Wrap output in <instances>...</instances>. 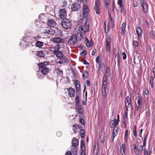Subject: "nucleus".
I'll return each instance as SVG.
<instances>
[{
  "label": "nucleus",
  "mask_w": 155,
  "mask_h": 155,
  "mask_svg": "<svg viewBox=\"0 0 155 155\" xmlns=\"http://www.w3.org/2000/svg\"><path fill=\"white\" fill-rule=\"evenodd\" d=\"M87 51L85 50H83L81 53V54H84V55H83V57L84 58L85 57V55L87 54Z\"/></svg>",
  "instance_id": "8fccbe9b"
},
{
  "label": "nucleus",
  "mask_w": 155,
  "mask_h": 155,
  "mask_svg": "<svg viewBox=\"0 0 155 155\" xmlns=\"http://www.w3.org/2000/svg\"><path fill=\"white\" fill-rule=\"evenodd\" d=\"M148 134H145L144 135L143 137V147L145 146L146 143H147V140L148 137Z\"/></svg>",
  "instance_id": "cd10ccee"
},
{
  "label": "nucleus",
  "mask_w": 155,
  "mask_h": 155,
  "mask_svg": "<svg viewBox=\"0 0 155 155\" xmlns=\"http://www.w3.org/2000/svg\"><path fill=\"white\" fill-rule=\"evenodd\" d=\"M43 33L44 34H47L50 35L53 34L52 29L48 27L43 28Z\"/></svg>",
  "instance_id": "9d476101"
},
{
  "label": "nucleus",
  "mask_w": 155,
  "mask_h": 155,
  "mask_svg": "<svg viewBox=\"0 0 155 155\" xmlns=\"http://www.w3.org/2000/svg\"><path fill=\"white\" fill-rule=\"evenodd\" d=\"M143 149V146L141 145L137 146L136 150H134V151L136 154L138 155L139 154V153L141 152Z\"/></svg>",
  "instance_id": "f3484780"
},
{
  "label": "nucleus",
  "mask_w": 155,
  "mask_h": 155,
  "mask_svg": "<svg viewBox=\"0 0 155 155\" xmlns=\"http://www.w3.org/2000/svg\"><path fill=\"white\" fill-rule=\"evenodd\" d=\"M110 0H105L104 1V4L106 7H107L110 4Z\"/></svg>",
  "instance_id": "de8ad7c7"
},
{
  "label": "nucleus",
  "mask_w": 155,
  "mask_h": 155,
  "mask_svg": "<svg viewBox=\"0 0 155 155\" xmlns=\"http://www.w3.org/2000/svg\"><path fill=\"white\" fill-rule=\"evenodd\" d=\"M75 104L76 105H78L79 104L80 102H79V96L78 95H76L75 97Z\"/></svg>",
  "instance_id": "4c0bfd02"
},
{
  "label": "nucleus",
  "mask_w": 155,
  "mask_h": 155,
  "mask_svg": "<svg viewBox=\"0 0 155 155\" xmlns=\"http://www.w3.org/2000/svg\"><path fill=\"white\" fill-rule=\"evenodd\" d=\"M41 36H39V35H38V36H35L34 38L35 40H39L41 39Z\"/></svg>",
  "instance_id": "0e129e2a"
},
{
  "label": "nucleus",
  "mask_w": 155,
  "mask_h": 155,
  "mask_svg": "<svg viewBox=\"0 0 155 155\" xmlns=\"http://www.w3.org/2000/svg\"><path fill=\"white\" fill-rule=\"evenodd\" d=\"M82 75L83 79L84 78H87L89 75L88 71L86 70L84 71Z\"/></svg>",
  "instance_id": "2f4dec72"
},
{
  "label": "nucleus",
  "mask_w": 155,
  "mask_h": 155,
  "mask_svg": "<svg viewBox=\"0 0 155 155\" xmlns=\"http://www.w3.org/2000/svg\"><path fill=\"white\" fill-rule=\"evenodd\" d=\"M150 36L151 38L154 39L155 38V33L154 31H152L150 33Z\"/></svg>",
  "instance_id": "49530a36"
},
{
  "label": "nucleus",
  "mask_w": 155,
  "mask_h": 155,
  "mask_svg": "<svg viewBox=\"0 0 155 155\" xmlns=\"http://www.w3.org/2000/svg\"><path fill=\"white\" fill-rule=\"evenodd\" d=\"M81 149L82 151L85 150L84 141L82 140H81Z\"/></svg>",
  "instance_id": "c85d7f7f"
},
{
  "label": "nucleus",
  "mask_w": 155,
  "mask_h": 155,
  "mask_svg": "<svg viewBox=\"0 0 155 155\" xmlns=\"http://www.w3.org/2000/svg\"><path fill=\"white\" fill-rule=\"evenodd\" d=\"M61 25L63 28L66 29H69L71 26V22L67 18H64L63 19Z\"/></svg>",
  "instance_id": "20e7f679"
},
{
  "label": "nucleus",
  "mask_w": 155,
  "mask_h": 155,
  "mask_svg": "<svg viewBox=\"0 0 155 155\" xmlns=\"http://www.w3.org/2000/svg\"><path fill=\"white\" fill-rule=\"evenodd\" d=\"M93 152L94 153H97V152L98 148L97 147H96V143H95L94 145V148H93Z\"/></svg>",
  "instance_id": "37998d69"
},
{
  "label": "nucleus",
  "mask_w": 155,
  "mask_h": 155,
  "mask_svg": "<svg viewBox=\"0 0 155 155\" xmlns=\"http://www.w3.org/2000/svg\"><path fill=\"white\" fill-rule=\"evenodd\" d=\"M125 146H126V144L125 143H124L122 144V146L121 147V151H122L124 153H125Z\"/></svg>",
  "instance_id": "e433bc0d"
},
{
  "label": "nucleus",
  "mask_w": 155,
  "mask_h": 155,
  "mask_svg": "<svg viewBox=\"0 0 155 155\" xmlns=\"http://www.w3.org/2000/svg\"><path fill=\"white\" fill-rule=\"evenodd\" d=\"M80 8V5L78 2H75L71 5V8L73 11H77Z\"/></svg>",
  "instance_id": "9b49d317"
},
{
  "label": "nucleus",
  "mask_w": 155,
  "mask_h": 155,
  "mask_svg": "<svg viewBox=\"0 0 155 155\" xmlns=\"http://www.w3.org/2000/svg\"><path fill=\"white\" fill-rule=\"evenodd\" d=\"M134 45L135 47H137L138 43L137 41H134Z\"/></svg>",
  "instance_id": "338daca9"
},
{
  "label": "nucleus",
  "mask_w": 155,
  "mask_h": 155,
  "mask_svg": "<svg viewBox=\"0 0 155 155\" xmlns=\"http://www.w3.org/2000/svg\"><path fill=\"white\" fill-rule=\"evenodd\" d=\"M84 131L83 129L81 130V137L82 138H84L85 136Z\"/></svg>",
  "instance_id": "ea45409f"
},
{
  "label": "nucleus",
  "mask_w": 155,
  "mask_h": 155,
  "mask_svg": "<svg viewBox=\"0 0 155 155\" xmlns=\"http://www.w3.org/2000/svg\"><path fill=\"white\" fill-rule=\"evenodd\" d=\"M100 139L101 140V142H104V141L105 139L104 138V136L102 137V136H100Z\"/></svg>",
  "instance_id": "6e6d98bb"
},
{
  "label": "nucleus",
  "mask_w": 155,
  "mask_h": 155,
  "mask_svg": "<svg viewBox=\"0 0 155 155\" xmlns=\"http://www.w3.org/2000/svg\"><path fill=\"white\" fill-rule=\"evenodd\" d=\"M136 32L139 38H140L142 35V30L140 26L137 27L136 28Z\"/></svg>",
  "instance_id": "412c9836"
},
{
  "label": "nucleus",
  "mask_w": 155,
  "mask_h": 155,
  "mask_svg": "<svg viewBox=\"0 0 155 155\" xmlns=\"http://www.w3.org/2000/svg\"><path fill=\"white\" fill-rule=\"evenodd\" d=\"M81 33L78 32L77 34V38H78L81 39V38L83 37V35L81 34Z\"/></svg>",
  "instance_id": "a18cd8bd"
},
{
  "label": "nucleus",
  "mask_w": 155,
  "mask_h": 155,
  "mask_svg": "<svg viewBox=\"0 0 155 155\" xmlns=\"http://www.w3.org/2000/svg\"><path fill=\"white\" fill-rule=\"evenodd\" d=\"M153 81H154L150 80V84L152 88H153L154 87Z\"/></svg>",
  "instance_id": "bf43d9fd"
},
{
  "label": "nucleus",
  "mask_w": 155,
  "mask_h": 155,
  "mask_svg": "<svg viewBox=\"0 0 155 155\" xmlns=\"http://www.w3.org/2000/svg\"><path fill=\"white\" fill-rule=\"evenodd\" d=\"M79 81L77 80L74 81V83L76 87L75 90L77 91H79L80 90V86L79 84Z\"/></svg>",
  "instance_id": "4be33fe9"
},
{
  "label": "nucleus",
  "mask_w": 155,
  "mask_h": 155,
  "mask_svg": "<svg viewBox=\"0 0 155 155\" xmlns=\"http://www.w3.org/2000/svg\"><path fill=\"white\" fill-rule=\"evenodd\" d=\"M56 70L57 71V73L58 74L62 75L63 74V72L59 68H57Z\"/></svg>",
  "instance_id": "f704fd0d"
},
{
  "label": "nucleus",
  "mask_w": 155,
  "mask_h": 155,
  "mask_svg": "<svg viewBox=\"0 0 155 155\" xmlns=\"http://www.w3.org/2000/svg\"><path fill=\"white\" fill-rule=\"evenodd\" d=\"M97 52V50L96 49H94L92 51L91 54L92 56L94 55Z\"/></svg>",
  "instance_id": "052dcab7"
},
{
  "label": "nucleus",
  "mask_w": 155,
  "mask_h": 155,
  "mask_svg": "<svg viewBox=\"0 0 155 155\" xmlns=\"http://www.w3.org/2000/svg\"><path fill=\"white\" fill-rule=\"evenodd\" d=\"M115 57H117V63L118 65L120 64V54L119 52L117 53V54H115Z\"/></svg>",
  "instance_id": "72a5a7b5"
},
{
  "label": "nucleus",
  "mask_w": 155,
  "mask_h": 155,
  "mask_svg": "<svg viewBox=\"0 0 155 155\" xmlns=\"http://www.w3.org/2000/svg\"><path fill=\"white\" fill-rule=\"evenodd\" d=\"M142 98L140 97H138L137 99V104L138 105H141L142 103L141 101H142Z\"/></svg>",
  "instance_id": "c03bdc74"
},
{
  "label": "nucleus",
  "mask_w": 155,
  "mask_h": 155,
  "mask_svg": "<svg viewBox=\"0 0 155 155\" xmlns=\"http://www.w3.org/2000/svg\"><path fill=\"white\" fill-rule=\"evenodd\" d=\"M113 133L112 135L111 138L112 141H113L115 137L117 135L118 131V130H117V131H115V130L113 129Z\"/></svg>",
  "instance_id": "7c9ffc66"
},
{
  "label": "nucleus",
  "mask_w": 155,
  "mask_h": 155,
  "mask_svg": "<svg viewBox=\"0 0 155 155\" xmlns=\"http://www.w3.org/2000/svg\"><path fill=\"white\" fill-rule=\"evenodd\" d=\"M110 42L108 41H106V50L107 51H109L110 50Z\"/></svg>",
  "instance_id": "473e14b6"
},
{
  "label": "nucleus",
  "mask_w": 155,
  "mask_h": 155,
  "mask_svg": "<svg viewBox=\"0 0 155 155\" xmlns=\"http://www.w3.org/2000/svg\"><path fill=\"white\" fill-rule=\"evenodd\" d=\"M71 151L74 154V155H76L77 153V150L76 148L72 147L71 149Z\"/></svg>",
  "instance_id": "a19ab883"
},
{
  "label": "nucleus",
  "mask_w": 155,
  "mask_h": 155,
  "mask_svg": "<svg viewBox=\"0 0 155 155\" xmlns=\"http://www.w3.org/2000/svg\"><path fill=\"white\" fill-rule=\"evenodd\" d=\"M142 7L143 8V12L145 13H147L148 11L147 9V8H145L144 7V6H142Z\"/></svg>",
  "instance_id": "4d7b16f0"
},
{
  "label": "nucleus",
  "mask_w": 155,
  "mask_h": 155,
  "mask_svg": "<svg viewBox=\"0 0 155 155\" xmlns=\"http://www.w3.org/2000/svg\"><path fill=\"white\" fill-rule=\"evenodd\" d=\"M110 74V70L108 67H107L106 68V71L105 75L103 76V78L106 79H108L109 77Z\"/></svg>",
  "instance_id": "6ab92c4d"
},
{
  "label": "nucleus",
  "mask_w": 155,
  "mask_h": 155,
  "mask_svg": "<svg viewBox=\"0 0 155 155\" xmlns=\"http://www.w3.org/2000/svg\"><path fill=\"white\" fill-rule=\"evenodd\" d=\"M146 0H140V4L141 6L145 5V2Z\"/></svg>",
  "instance_id": "5fc2aeb1"
},
{
  "label": "nucleus",
  "mask_w": 155,
  "mask_h": 155,
  "mask_svg": "<svg viewBox=\"0 0 155 155\" xmlns=\"http://www.w3.org/2000/svg\"><path fill=\"white\" fill-rule=\"evenodd\" d=\"M72 127L73 132L74 133H76L77 132V130L79 128V126L78 124H75L73 125Z\"/></svg>",
  "instance_id": "c756f323"
},
{
  "label": "nucleus",
  "mask_w": 155,
  "mask_h": 155,
  "mask_svg": "<svg viewBox=\"0 0 155 155\" xmlns=\"http://www.w3.org/2000/svg\"><path fill=\"white\" fill-rule=\"evenodd\" d=\"M100 56V55H99V56H97V57L96 58L95 61H96V63L100 67L101 66V61H100V59L99 58V56Z\"/></svg>",
  "instance_id": "c9c22d12"
},
{
  "label": "nucleus",
  "mask_w": 155,
  "mask_h": 155,
  "mask_svg": "<svg viewBox=\"0 0 155 155\" xmlns=\"http://www.w3.org/2000/svg\"><path fill=\"white\" fill-rule=\"evenodd\" d=\"M47 24L48 26L52 27H54L56 25L55 21L53 19H49Z\"/></svg>",
  "instance_id": "dca6fc26"
},
{
  "label": "nucleus",
  "mask_w": 155,
  "mask_h": 155,
  "mask_svg": "<svg viewBox=\"0 0 155 155\" xmlns=\"http://www.w3.org/2000/svg\"><path fill=\"white\" fill-rule=\"evenodd\" d=\"M78 141L75 138H73L72 140V145L76 147L78 145Z\"/></svg>",
  "instance_id": "aec40b11"
},
{
  "label": "nucleus",
  "mask_w": 155,
  "mask_h": 155,
  "mask_svg": "<svg viewBox=\"0 0 155 155\" xmlns=\"http://www.w3.org/2000/svg\"><path fill=\"white\" fill-rule=\"evenodd\" d=\"M51 41L53 42L57 43H64L65 40L60 37H55L52 38Z\"/></svg>",
  "instance_id": "1a4fd4ad"
},
{
  "label": "nucleus",
  "mask_w": 155,
  "mask_h": 155,
  "mask_svg": "<svg viewBox=\"0 0 155 155\" xmlns=\"http://www.w3.org/2000/svg\"><path fill=\"white\" fill-rule=\"evenodd\" d=\"M84 25L80 26L78 28V31L84 34H85L89 30L90 24L87 19L84 21Z\"/></svg>",
  "instance_id": "f257e3e1"
},
{
  "label": "nucleus",
  "mask_w": 155,
  "mask_h": 155,
  "mask_svg": "<svg viewBox=\"0 0 155 155\" xmlns=\"http://www.w3.org/2000/svg\"><path fill=\"white\" fill-rule=\"evenodd\" d=\"M117 3V5H119L120 6H123V5L122 4V0H118Z\"/></svg>",
  "instance_id": "864d4df0"
},
{
  "label": "nucleus",
  "mask_w": 155,
  "mask_h": 155,
  "mask_svg": "<svg viewBox=\"0 0 155 155\" xmlns=\"http://www.w3.org/2000/svg\"><path fill=\"white\" fill-rule=\"evenodd\" d=\"M44 46V43L43 42L37 41L35 43V46L39 48H41Z\"/></svg>",
  "instance_id": "5701e85b"
},
{
  "label": "nucleus",
  "mask_w": 155,
  "mask_h": 155,
  "mask_svg": "<svg viewBox=\"0 0 155 155\" xmlns=\"http://www.w3.org/2000/svg\"><path fill=\"white\" fill-rule=\"evenodd\" d=\"M89 9L87 5H84L83 6V16L86 17L88 14Z\"/></svg>",
  "instance_id": "4468645a"
},
{
  "label": "nucleus",
  "mask_w": 155,
  "mask_h": 155,
  "mask_svg": "<svg viewBox=\"0 0 155 155\" xmlns=\"http://www.w3.org/2000/svg\"><path fill=\"white\" fill-rule=\"evenodd\" d=\"M80 122L81 124L82 125H84V120L82 119H80Z\"/></svg>",
  "instance_id": "69168bd1"
},
{
  "label": "nucleus",
  "mask_w": 155,
  "mask_h": 155,
  "mask_svg": "<svg viewBox=\"0 0 155 155\" xmlns=\"http://www.w3.org/2000/svg\"><path fill=\"white\" fill-rule=\"evenodd\" d=\"M36 55L38 57L42 58L44 57L45 55V53L42 51H37Z\"/></svg>",
  "instance_id": "a878e982"
},
{
  "label": "nucleus",
  "mask_w": 155,
  "mask_h": 155,
  "mask_svg": "<svg viewBox=\"0 0 155 155\" xmlns=\"http://www.w3.org/2000/svg\"><path fill=\"white\" fill-rule=\"evenodd\" d=\"M65 155H72L71 152L69 151L66 152Z\"/></svg>",
  "instance_id": "774afa93"
},
{
  "label": "nucleus",
  "mask_w": 155,
  "mask_h": 155,
  "mask_svg": "<svg viewBox=\"0 0 155 155\" xmlns=\"http://www.w3.org/2000/svg\"><path fill=\"white\" fill-rule=\"evenodd\" d=\"M46 62H40L38 64V66L40 69V71L44 75L46 74L49 71L48 68L46 66Z\"/></svg>",
  "instance_id": "f03ea898"
},
{
  "label": "nucleus",
  "mask_w": 155,
  "mask_h": 155,
  "mask_svg": "<svg viewBox=\"0 0 155 155\" xmlns=\"http://www.w3.org/2000/svg\"><path fill=\"white\" fill-rule=\"evenodd\" d=\"M103 82L102 87H106L107 88L108 84V79H106L105 78H103Z\"/></svg>",
  "instance_id": "b1692460"
},
{
  "label": "nucleus",
  "mask_w": 155,
  "mask_h": 155,
  "mask_svg": "<svg viewBox=\"0 0 155 155\" xmlns=\"http://www.w3.org/2000/svg\"><path fill=\"white\" fill-rule=\"evenodd\" d=\"M59 16L62 19H64L66 16V13L64 9H61L59 12Z\"/></svg>",
  "instance_id": "f8f14e48"
},
{
  "label": "nucleus",
  "mask_w": 155,
  "mask_h": 155,
  "mask_svg": "<svg viewBox=\"0 0 155 155\" xmlns=\"http://www.w3.org/2000/svg\"><path fill=\"white\" fill-rule=\"evenodd\" d=\"M110 22L111 24V27L112 28H114L115 27V23L114 21L113 20L112 18L110 17Z\"/></svg>",
  "instance_id": "79ce46f5"
},
{
  "label": "nucleus",
  "mask_w": 155,
  "mask_h": 155,
  "mask_svg": "<svg viewBox=\"0 0 155 155\" xmlns=\"http://www.w3.org/2000/svg\"><path fill=\"white\" fill-rule=\"evenodd\" d=\"M121 55L123 56V58L124 60L126 59L127 58L126 54L125 52H122L121 53Z\"/></svg>",
  "instance_id": "603ef678"
},
{
  "label": "nucleus",
  "mask_w": 155,
  "mask_h": 155,
  "mask_svg": "<svg viewBox=\"0 0 155 155\" xmlns=\"http://www.w3.org/2000/svg\"><path fill=\"white\" fill-rule=\"evenodd\" d=\"M133 4L134 7H137L138 6L137 1L135 0H133Z\"/></svg>",
  "instance_id": "3c124183"
},
{
  "label": "nucleus",
  "mask_w": 155,
  "mask_h": 155,
  "mask_svg": "<svg viewBox=\"0 0 155 155\" xmlns=\"http://www.w3.org/2000/svg\"><path fill=\"white\" fill-rule=\"evenodd\" d=\"M68 92L70 97H74L75 91L74 89L72 87H70L68 89Z\"/></svg>",
  "instance_id": "ddd939ff"
},
{
  "label": "nucleus",
  "mask_w": 155,
  "mask_h": 155,
  "mask_svg": "<svg viewBox=\"0 0 155 155\" xmlns=\"http://www.w3.org/2000/svg\"><path fill=\"white\" fill-rule=\"evenodd\" d=\"M128 138V130H127L125 132V136L124 137L125 141L126 143L127 142Z\"/></svg>",
  "instance_id": "58836bf2"
},
{
  "label": "nucleus",
  "mask_w": 155,
  "mask_h": 155,
  "mask_svg": "<svg viewBox=\"0 0 155 155\" xmlns=\"http://www.w3.org/2000/svg\"><path fill=\"white\" fill-rule=\"evenodd\" d=\"M100 2L99 0H96L95 5L93 8L94 12H95L97 14L99 15L100 13V10L99 7L100 5Z\"/></svg>",
  "instance_id": "423d86ee"
},
{
  "label": "nucleus",
  "mask_w": 155,
  "mask_h": 155,
  "mask_svg": "<svg viewBox=\"0 0 155 155\" xmlns=\"http://www.w3.org/2000/svg\"><path fill=\"white\" fill-rule=\"evenodd\" d=\"M143 155H149L148 154V150L146 148H144L143 150Z\"/></svg>",
  "instance_id": "09e8293b"
},
{
  "label": "nucleus",
  "mask_w": 155,
  "mask_h": 155,
  "mask_svg": "<svg viewBox=\"0 0 155 155\" xmlns=\"http://www.w3.org/2000/svg\"><path fill=\"white\" fill-rule=\"evenodd\" d=\"M126 26V23L124 22L121 25V33L124 35L125 34V30Z\"/></svg>",
  "instance_id": "bb28decb"
},
{
  "label": "nucleus",
  "mask_w": 155,
  "mask_h": 155,
  "mask_svg": "<svg viewBox=\"0 0 155 155\" xmlns=\"http://www.w3.org/2000/svg\"><path fill=\"white\" fill-rule=\"evenodd\" d=\"M76 105L78 107V108L79 110V112L81 111V107H82L81 106V105H80L79 104L78 105Z\"/></svg>",
  "instance_id": "680f3d73"
},
{
  "label": "nucleus",
  "mask_w": 155,
  "mask_h": 155,
  "mask_svg": "<svg viewBox=\"0 0 155 155\" xmlns=\"http://www.w3.org/2000/svg\"><path fill=\"white\" fill-rule=\"evenodd\" d=\"M125 107L127 110H128V108L129 107H131L132 108V106L131 104V98L129 96H127L125 100Z\"/></svg>",
  "instance_id": "0eeeda50"
},
{
  "label": "nucleus",
  "mask_w": 155,
  "mask_h": 155,
  "mask_svg": "<svg viewBox=\"0 0 155 155\" xmlns=\"http://www.w3.org/2000/svg\"><path fill=\"white\" fill-rule=\"evenodd\" d=\"M77 42V37L74 35H71L68 41V44L73 45H76Z\"/></svg>",
  "instance_id": "39448f33"
},
{
  "label": "nucleus",
  "mask_w": 155,
  "mask_h": 155,
  "mask_svg": "<svg viewBox=\"0 0 155 155\" xmlns=\"http://www.w3.org/2000/svg\"><path fill=\"white\" fill-rule=\"evenodd\" d=\"M52 48L54 49L53 51V53L56 56L57 58H63V53L61 51H59L60 45L58 46L57 47H54Z\"/></svg>",
  "instance_id": "7ed1b4c3"
},
{
  "label": "nucleus",
  "mask_w": 155,
  "mask_h": 155,
  "mask_svg": "<svg viewBox=\"0 0 155 155\" xmlns=\"http://www.w3.org/2000/svg\"><path fill=\"white\" fill-rule=\"evenodd\" d=\"M143 92L144 94L146 95H148L149 94L147 88H145L144 89Z\"/></svg>",
  "instance_id": "13d9d810"
},
{
  "label": "nucleus",
  "mask_w": 155,
  "mask_h": 155,
  "mask_svg": "<svg viewBox=\"0 0 155 155\" xmlns=\"http://www.w3.org/2000/svg\"><path fill=\"white\" fill-rule=\"evenodd\" d=\"M133 135L135 137H137V133L136 130H134L133 131Z\"/></svg>",
  "instance_id": "e2e57ef3"
},
{
  "label": "nucleus",
  "mask_w": 155,
  "mask_h": 155,
  "mask_svg": "<svg viewBox=\"0 0 155 155\" xmlns=\"http://www.w3.org/2000/svg\"><path fill=\"white\" fill-rule=\"evenodd\" d=\"M108 91V89L106 87H102L101 89V93L102 96L104 98L107 96V91Z\"/></svg>",
  "instance_id": "a211bd4d"
},
{
  "label": "nucleus",
  "mask_w": 155,
  "mask_h": 155,
  "mask_svg": "<svg viewBox=\"0 0 155 155\" xmlns=\"http://www.w3.org/2000/svg\"><path fill=\"white\" fill-rule=\"evenodd\" d=\"M39 18L43 23L47 22L49 19L45 15L41 14L39 16Z\"/></svg>",
  "instance_id": "2eb2a0df"
},
{
  "label": "nucleus",
  "mask_w": 155,
  "mask_h": 155,
  "mask_svg": "<svg viewBox=\"0 0 155 155\" xmlns=\"http://www.w3.org/2000/svg\"><path fill=\"white\" fill-rule=\"evenodd\" d=\"M119 123L116 121L115 120H112L110 124V126L111 128H113L114 130H115V131L118 130V125Z\"/></svg>",
  "instance_id": "6e6552de"
},
{
  "label": "nucleus",
  "mask_w": 155,
  "mask_h": 155,
  "mask_svg": "<svg viewBox=\"0 0 155 155\" xmlns=\"http://www.w3.org/2000/svg\"><path fill=\"white\" fill-rule=\"evenodd\" d=\"M85 42H86V45L87 47H91L93 43V42L92 41L90 42L87 37L85 38Z\"/></svg>",
  "instance_id": "393cba45"
}]
</instances>
